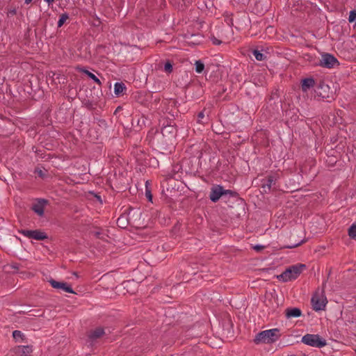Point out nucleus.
<instances>
[{
    "label": "nucleus",
    "mask_w": 356,
    "mask_h": 356,
    "mask_svg": "<svg viewBox=\"0 0 356 356\" xmlns=\"http://www.w3.org/2000/svg\"><path fill=\"white\" fill-rule=\"evenodd\" d=\"M305 268L306 266L302 264L291 266L282 274L277 275V278L285 282L296 280Z\"/></svg>",
    "instance_id": "1"
},
{
    "label": "nucleus",
    "mask_w": 356,
    "mask_h": 356,
    "mask_svg": "<svg viewBox=\"0 0 356 356\" xmlns=\"http://www.w3.org/2000/svg\"><path fill=\"white\" fill-rule=\"evenodd\" d=\"M280 330L277 328L264 330L256 334L254 342L256 344L260 343H270L277 341L279 337Z\"/></svg>",
    "instance_id": "2"
},
{
    "label": "nucleus",
    "mask_w": 356,
    "mask_h": 356,
    "mask_svg": "<svg viewBox=\"0 0 356 356\" xmlns=\"http://www.w3.org/2000/svg\"><path fill=\"white\" fill-rule=\"evenodd\" d=\"M311 302L313 309L318 312L324 310L327 302V298L324 293V290L318 289L313 295Z\"/></svg>",
    "instance_id": "3"
},
{
    "label": "nucleus",
    "mask_w": 356,
    "mask_h": 356,
    "mask_svg": "<svg viewBox=\"0 0 356 356\" xmlns=\"http://www.w3.org/2000/svg\"><path fill=\"white\" fill-rule=\"evenodd\" d=\"M301 341L307 346L316 348H323L327 345L326 340L318 334H307L302 337Z\"/></svg>",
    "instance_id": "4"
},
{
    "label": "nucleus",
    "mask_w": 356,
    "mask_h": 356,
    "mask_svg": "<svg viewBox=\"0 0 356 356\" xmlns=\"http://www.w3.org/2000/svg\"><path fill=\"white\" fill-rule=\"evenodd\" d=\"M19 232L23 234L24 236L29 238H33L38 241H42L47 238V234L41 232L40 230H28V229H22L19 231Z\"/></svg>",
    "instance_id": "5"
},
{
    "label": "nucleus",
    "mask_w": 356,
    "mask_h": 356,
    "mask_svg": "<svg viewBox=\"0 0 356 356\" xmlns=\"http://www.w3.org/2000/svg\"><path fill=\"white\" fill-rule=\"evenodd\" d=\"M336 65H339L337 59L330 54H325L322 55L320 60V65L326 68H332Z\"/></svg>",
    "instance_id": "6"
},
{
    "label": "nucleus",
    "mask_w": 356,
    "mask_h": 356,
    "mask_svg": "<svg viewBox=\"0 0 356 356\" xmlns=\"http://www.w3.org/2000/svg\"><path fill=\"white\" fill-rule=\"evenodd\" d=\"M330 92V86L325 83L323 81H320L315 88V93L316 95L321 97L322 98H329Z\"/></svg>",
    "instance_id": "7"
},
{
    "label": "nucleus",
    "mask_w": 356,
    "mask_h": 356,
    "mask_svg": "<svg viewBox=\"0 0 356 356\" xmlns=\"http://www.w3.org/2000/svg\"><path fill=\"white\" fill-rule=\"evenodd\" d=\"M275 178L273 175H269L261 180V190L263 193H268L270 191L271 187L275 184Z\"/></svg>",
    "instance_id": "8"
},
{
    "label": "nucleus",
    "mask_w": 356,
    "mask_h": 356,
    "mask_svg": "<svg viewBox=\"0 0 356 356\" xmlns=\"http://www.w3.org/2000/svg\"><path fill=\"white\" fill-rule=\"evenodd\" d=\"M47 204V200L40 199L35 203L33 204L31 209L39 216L44 215V207Z\"/></svg>",
    "instance_id": "9"
},
{
    "label": "nucleus",
    "mask_w": 356,
    "mask_h": 356,
    "mask_svg": "<svg viewBox=\"0 0 356 356\" xmlns=\"http://www.w3.org/2000/svg\"><path fill=\"white\" fill-rule=\"evenodd\" d=\"M49 282L51 286L54 289H61L65 292L74 293V291L70 286H68L65 282H57L53 279H51Z\"/></svg>",
    "instance_id": "10"
},
{
    "label": "nucleus",
    "mask_w": 356,
    "mask_h": 356,
    "mask_svg": "<svg viewBox=\"0 0 356 356\" xmlns=\"http://www.w3.org/2000/svg\"><path fill=\"white\" fill-rule=\"evenodd\" d=\"M105 332L102 327H97L95 330H92L88 332V337L90 342L92 343L97 339L102 337Z\"/></svg>",
    "instance_id": "11"
},
{
    "label": "nucleus",
    "mask_w": 356,
    "mask_h": 356,
    "mask_svg": "<svg viewBox=\"0 0 356 356\" xmlns=\"http://www.w3.org/2000/svg\"><path fill=\"white\" fill-rule=\"evenodd\" d=\"M222 196H223L222 186L217 185L211 188L209 197L212 202H216Z\"/></svg>",
    "instance_id": "12"
},
{
    "label": "nucleus",
    "mask_w": 356,
    "mask_h": 356,
    "mask_svg": "<svg viewBox=\"0 0 356 356\" xmlns=\"http://www.w3.org/2000/svg\"><path fill=\"white\" fill-rule=\"evenodd\" d=\"M285 315L287 318L299 317L302 315V312L297 307H289L285 310Z\"/></svg>",
    "instance_id": "13"
},
{
    "label": "nucleus",
    "mask_w": 356,
    "mask_h": 356,
    "mask_svg": "<svg viewBox=\"0 0 356 356\" xmlns=\"http://www.w3.org/2000/svg\"><path fill=\"white\" fill-rule=\"evenodd\" d=\"M315 86L314 79L312 78H306L302 79L301 88L303 92H307L309 89Z\"/></svg>",
    "instance_id": "14"
},
{
    "label": "nucleus",
    "mask_w": 356,
    "mask_h": 356,
    "mask_svg": "<svg viewBox=\"0 0 356 356\" xmlns=\"http://www.w3.org/2000/svg\"><path fill=\"white\" fill-rule=\"evenodd\" d=\"M176 127L172 124L164 126L161 129V133L164 136L169 135L174 136L176 134Z\"/></svg>",
    "instance_id": "15"
},
{
    "label": "nucleus",
    "mask_w": 356,
    "mask_h": 356,
    "mask_svg": "<svg viewBox=\"0 0 356 356\" xmlns=\"http://www.w3.org/2000/svg\"><path fill=\"white\" fill-rule=\"evenodd\" d=\"M126 90V87L123 83L117 82L114 86V92L117 95H120L123 93V91Z\"/></svg>",
    "instance_id": "16"
},
{
    "label": "nucleus",
    "mask_w": 356,
    "mask_h": 356,
    "mask_svg": "<svg viewBox=\"0 0 356 356\" xmlns=\"http://www.w3.org/2000/svg\"><path fill=\"white\" fill-rule=\"evenodd\" d=\"M30 352V348L29 346H19L16 349V353L19 355H24V356H26V353H29Z\"/></svg>",
    "instance_id": "17"
},
{
    "label": "nucleus",
    "mask_w": 356,
    "mask_h": 356,
    "mask_svg": "<svg viewBox=\"0 0 356 356\" xmlns=\"http://www.w3.org/2000/svg\"><path fill=\"white\" fill-rule=\"evenodd\" d=\"M253 55L254 56L256 60L259 61H262L266 59V56L262 53H261L259 50L254 49L253 51Z\"/></svg>",
    "instance_id": "18"
},
{
    "label": "nucleus",
    "mask_w": 356,
    "mask_h": 356,
    "mask_svg": "<svg viewBox=\"0 0 356 356\" xmlns=\"http://www.w3.org/2000/svg\"><path fill=\"white\" fill-rule=\"evenodd\" d=\"M195 72L197 73H202L204 70V64L201 60H196L195 63Z\"/></svg>",
    "instance_id": "19"
},
{
    "label": "nucleus",
    "mask_w": 356,
    "mask_h": 356,
    "mask_svg": "<svg viewBox=\"0 0 356 356\" xmlns=\"http://www.w3.org/2000/svg\"><path fill=\"white\" fill-rule=\"evenodd\" d=\"M85 74L88 75L89 78L92 79L95 83H97L98 85H101L102 82L92 72H89L88 70L84 71Z\"/></svg>",
    "instance_id": "20"
},
{
    "label": "nucleus",
    "mask_w": 356,
    "mask_h": 356,
    "mask_svg": "<svg viewBox=\"0 0 356 356\" xmlns=\"http://www.w3.org/2000/svg\"><path fill=\"white\" fill-rule=\"evenodd\" d=\"M69 16L67 13H63L60 16L59 20L58 22V27H61L64 23L68 19Z\"/></svg>",
    "instance_id": "21"
},
{
    "label": "nucleus",
    "mask_w": 356,
    "mask_h": 356,
    "mask_svg": "<svg viewBox=\"0 0 356 356\" xmlns=\"http://www.w3.org/2000/svg\"><path fill=\"white\" fill-rule=\"evenodd\" d=\"M348 236L352 238H356V225H352L348 229Z\"/></svg>",
    "instance_id": "22"
},
{
    "label": "nucleus",
    "mask_w": 356,
    "mask_h": 356,
    "mask_svg": "<svg viewBox=\"0 0 356 356\" xmlns=\"http://www.w3.org/2000/svg\"><path fill=\"white\" fill-rule=\"evenodd\" d=\"M172 65L170 61H167L164 65V70L165 72L170 74L172 72Z\"/></svg>",
    "instance_id": "23"
},
{
    "label": "nucleus",
    "mask_w": 356,
    "mask_h": 356,
    "mask_svg": "<svg viewBox=\"0 0 356 356\" xmlns=\"http://www.w3.org/2000/svg\"><path fill=\"white\" fill-rule=\"evenodd\" d=\"M222 193H223V195H229V196H232V197L237 196L236 192L231 191V190H225L223 188H222Z\"/></svg>",
    "instance_id": "24"
},
{
    "label": "nucleus",
    "mask_w": 356,
    "mask_h": 356,
    "mask_svg": "<svg viewBox=\"0 0 356 356\" xmlns=\"http://www.w3.org/2000/svg\"><path fill=\"white\" fill-rule=\"evenodd\" d=\"M23 336V334L19 330H15L13 332V337L14 339H17L18 338H22Z\"/></svg>",
    "instance_id": "25"
},
{
    "label": "nucleus",
    "mask_w": 356,
    "mask_h": 356,
    "mask_svg": "<svg viewBox=\"0 0 356 356\" xmlns=\"http://www.w3.org/2000/svg\"><path fill=\"white\" fill-rule=\"evenodd\" d=\"M356 18V10H351L350 12L348 20L350 22H353Z\"/></svg>",
    "instance_id": "26"
},
{
    "label": "nucleus",
    "mask_w": 356,
    "mask_h": 356,
    "mask_svg": "<svg viewBox=\"0 0 356 356\" xmlns=\"http://www.w3.org/2000/svg\"><path fill=\"white\" fill-rule=\"evenodd\" d=\"M93 234L95 236H96L97 238H100V239H102V240H105V235L103 234L101 232L99 231H96V232H93Z\"/></svg>",
    "instance_id": "27"
},
{
    "label": "nucleus",
    "mask_w": 356,
    "mask_h": 356,
    "mask_svg": "<svg viewBox=\"0 0 356 356\" xmlns=\"http://www.w3.org/2000/svg\"><path fill=\"white\" fill-rule=\"evenodd\" d=\"M204 118V111L200 112L197 115V122L200 124H204V122L202 121V119Z\"/></svg>",
    "instance_id": "28"
},
{
    "label": "nucleus",
    "mask_w": 356,
    "mask_h": 356,
    "mask_svg": "<svg viewBox=\"0 0 356 356\" xmlns=\"http://www.w3.org/2000/svg\"><path fill=\"white\" fill-rule=\"evenodd\" d=\"M145 195L149 201H152V195L151 191L149 190H148L147 188L146 189V191H145Z\"/></svg>",
    "instance_id": "29"
},
{
    "label": "nucleus",
    "mask_w": 356,
    "mask_h": 356,
    "mask_svg": "<svg viewBox=\"0 0 356 356\" xmlns=\"http://www.w3.org/2000/svg\"><path fill=\"white\" fill-rule=\"evenodd\" d=\"M211 41H212V43L215 45H218V44H221V41L219 40L218 39H217L215 37H212L211 38Z\"/></svg>",
    "instance_id": "30"
},
{
    "label": "nucleus",
    "mask_w": 356,
    "mask_h": 356,
    "mask_svg": "<svg viewBox=\"0 0 356 356\" xmlns=\"http://www.w3.org/2000/svg\"><path fill=\"white\" fill-rule=\"evenodd\" d=\"M254 250H255L257 252H259L261 250H262L264 248V246L263 245H256L253 247Z\"/></svg>",
    "instance_id": "31"
},
{
    "label": "nucleus",
    "mask_w": 356,
    "mask_h": 356,
    "mask_svg": "<svg viewBox=\"0 0 356 356\" xmlns=\"http://www.w3.org/2000/svg\"><path fill=\"white\" fill-rule=\"evenodd\" d=\"M123 220H124V218L123 217H120L118 218V220H117V223L119 226H122L124 225L123 223Z\"/></svg>",
    "instance_id": "32"
},
{
    "label": "nucleus",
    "mask_w": 356,
    "mask_h": 356,
    "mask_svg": "<svg viewBox=\"0 0 356 356\" xmlns=\"http://www.w3.org/2000/svg\"><path fill=\"white\" fill-rule=\"evenodd\" d=\"M302 243V241H301L300 243H298L294 244V245H288V246H286V248H293L298 247V245H300Z\"/></svg>",
    "instance_id": "33"
},
{
    "label": "nucleus",
    "mask_w": 356,
    "mask_h": 356,
    "mask_svg": "<svg viewBox=\"0 0 356 356\" xmlns=\"http://www.w3.org/2000/svg\"><path fill=\"white\" fill-rule=\"evenodd\" d=\"M11 267L15 270H18L19 268L18 265L17 264L12 265Z\"/></svg>",
    "instance_id": "34"
},
{
    "label": "nucleus",
    "mask_w": 356,
    "mask_h": 356,
    "mask_svg": "<svg viewBox=\"0 0 356 356\" xmlns=\"http://www.w3.org/2000/svg\"><path fill=\"white\" fill-rule=\"evenodd\" d=\"M38 175H39L40 177H43V172H42V171L41 170H39V171H38Z\"/></svg>",
    "instance_id": "35"
},
{
    "label": "nucleus",
    "mask_w": 356,
    "mask_h": 356,
    "mask_svg": "<svg viewBox=\"0 0 356 356\" xmlns=\"http://www.w3.org/2000/svg\"><path fill=\"white\" fill-rule=\"evenodd\" d=\"M46 2H47L49 4L53 3L55 0H44Z\"/></svg>",
    "instance_id": "36"
},
{
    "label": "nucleus",
    "mask_w": 356,
    "mask_h": 356,
    "mask_svg": "<svg viewBox=\"0 0 356 356\" xmlns=\"http://www.w3.org/2000/svg\"><path fill=\"white\" fill-rule=\"evenodd\" d=\"M10 14H12V15H15L16 11H15V10L14 9V10H10Z\"/></svg>",
    "instance_id": "37"
},
{
    "label": "nucleus",
    "mask_w": 356,
    "mask_h": 356,
    "mask_svg": "<svg viewBox=\"0 0 356 356\" xmlns=\"http://www.w3.org/2000/svg\"><path fill=\"white\" fill-rule=\"evenodd\" d=\"M32 0H24L25 3L29 4L31 2Z\"/></svg>",
    "instance_id": "38"
}]
</instances>
